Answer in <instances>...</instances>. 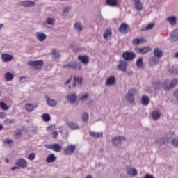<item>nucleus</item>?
<instances>
[{
  "label": "nucleus",
  "instance_id": "c03bdc74",
  "mask_svg": "<svg viewBox=\"0 0 178 178\" xmlns=\"http://www.w3.org/2000/svg\"><path fill=\"white\" fill-rule=\"evenodd\" d=\"M51 54L54 56L55 58H58L60 57L59 54L56 49H53Z\"/></svg>",
  "mask_w": 178,
  "mask_h": 178
},
{
  "label": "nucleus",
  "instance_id": "6e6d98bb",
  "mask_svg": "<svg viewBox=\"0 0 178 178\" xmlns=\"http://www.w3.org/2000/svg\"><path fill=\"white\" fill-rule=\"evenodd\" d=\"M52 134H53V138H56V137L58 136V131H54V132L52 133Z\"/></svg>",
  "mask_w": 178,
  "mask_h": 178
},
{
  "label": "nucleus",
  "instance_id": "2f4dec72",
  "mask_svg": "<svg viewBox=\"0 0 178 178\" xmlns=\"http://www.w3.org/2000/svg\"><path fill=\"white\" fill-rule=\"evenodd\" d=\"M161 117V114L159 111H154L152 112V118L154 120H159Z\"/></svg>",
  "mask_w": 178,
  "mask_h": 178
},
{
  "label": "nucleus",
  "instance_id": "4468645a",
  "mask_svg": "<svg viewBox=\"0 0 178 178\" xmlns=\"http://www.w3.org/2000/svg\"><path fill=\"white\" fill-rule=\"evenodd\" d=\"M134 2V6L136 10L141 11L143 9V5L140 0H131Z\"/></svg>",
  "mask_w": 178,
  "mask_h": 178
},
{
  "label": "nucleus",
  "instance_id": "dca6fc26",
  "mask_svg": "<svg viewBox=\"0 0 178 178\" xmlns=\"http://www.w3.org/2000/svg\"><path fill=\"white\" fill-rule=\"evenodd\" d=\"M113 145H118L120 144L121 143H122V141H126V138L123 137V136H118V137H115L114 138L113 140Z\"/></svg>",
  "mask_w": 178,
  "mask_h": 178
},
{
  "label": "nucleus",
  "instance_id": "8fccbe9b",
  "mask_svg": "<svg viewBox=\"0 0 178 178\" xmlns=\"http://www.w3.org/2000/svg\"><path fill=\"white\" fill-rule=\"evenodd\" d=\"M88 98V94H84L82 95L81 97H80V99L81 102H83L84 100H86Z\"/></svg>",
  "mask_w": 178,
  "mask_h": 178
},
{
  "label": "nucleus",
  "instance_id": "ea45409f",
  "mask_svg": "<svg viewBox=\"0 0 178 178\" xmlns=\"http://www.w3.org/2000/svg\"><path fill=\"white\" fill-rule=\"evenodd\" d=\"M154 24H149L148 25H147L146 27L142 29V31H149L150 29H152L154 27Z\"/></svg>",
  "mask_w": 178,
  "mask_h": 178
},
{
  "label": "nucleus",
  "instance_id": "9b49d317",
  "mask_svg": "<svg viewBox=\"0 0 178 178\" xmlns=\"http://www.w3.org/2000/svg\"><path fill=\"white\" fill-rule=\"evenodd\" d=\"M78 60L81 62L83 65H88L90 63V58L88 56L79 55L78 56Z\"/></svg>",
  "mask_w": 178,
  "mask_h": 178
},
{
  "label": "nucleus",
  "instance_id": "37998d69",
  "mask_svg": "<svg viewBox=\"0 0 178 178\" xmlns=\"http://www.w3.org/2000/svg\"><path fill=\"white\" fill-rule=\"evenodd\" d=\"M89 119L88 114L87 113H84L82 115L83 122H88Z\"/></svg>",
  "mask_w": 178,
  "mask_h": 178
},
{
  "label": "nucleus",
  "instance_id": "5fc2aeb1",
  "mask_svg": "<svg viewBox=\"0 0 178 178\" xmlns=\"http://www.w3.org/2000/svg\"><path fill=\"white\" fill-rule=\"evenodd\" d=\"M4 143L13 144V142L12 140H10V139H6V140H4Z\"/></svg>",
  "mask_w": 178,
  "mask_h": 178
},
{
  "label": "nucleus",
  "instance_id": "de8ad7c7",
  "mask_svg": "<svg viewBox=\"0 0 178 178\" xmlns=\"http://www.w3.org/2000/svg\"><path fill=\"white\" fill-rule=\"evenodd\" d=\"M74 28L79 31H82V26L80 24V23H76L74 24Z\"/></svg>",
  "mask_w": 178,
  "mask_h": 178
},
{
  "label": "nucleus",
  "instance_id": "a211bd4d",
  "mask_svg": "<svg viewBox=\"0 0 178 178\" xmlns=\"http://www.w3.org/2000/svg\"><path fill=\"white\" fill-rule=\"evenodd\" d=\"M21 5L24 7H31L35 6V2L31 1V0H26L25 1H22Z\"/></svg>",
  "mask_w": 178,
  "mask_h": 178
},
{
  "label": "nucleus",
  "instance_id": "4d7b16f0",
  "mask_svg": "<svg viewBox=\"0 0 178 178\" xmlns=\"http://www.w3.org/2000/svg\"><path fill=\"white\" fill-rule=\"evenodd\" d=\"M174 97L177 99V100L178 101V89L176 90L174 92Z\"/></svg>",
  "mask_w": 178,
  "mask_h": 178
},
{
  "label": "nucleus",
  "instance_id": "393cba45",
  "mask_svg": "<svg viewBox=\"0 0 178 178\" xmlns=\"http://www.w3.org/2000/svg\"><path fill=\"white\" fill-rule=\"evenodd\" d=\"M154 54L157 58H161V57L163 56V51L158 48L154 49Z\"/></svg>",
  "mask_w": 178,
  "mask_h": 178
},
{
  "label": "nucleus",
  "instance_id": "473e14b6",
  "mask_svg": "<svg viewBox=\"0 0 178 178\" xmlns=\"http://www.w3.org/2000/svg\"><path fill=\"white\" fill-rule=\"evenodd\" d=\"M89 135H90L92 137L95 138H98L102 137L103 136L102 133H96L93 131L89 132Z\"/></svg>",
  "mask_w": 178,
  "mask_h": 178
},
{
  "label": "nucleus",
  "instance_id": "3c124183",
  "mask_svg": "<svg viewBox=\"0 0 178 178\" xmlns=\"http://www.w3.org/2000/svg\"><path fill=\"white\" fill-rule=\"evenodd\" d=\"M47 24L51 25V26L54 25V19H50V18L47 19Z\"/></svg>",
  "mask_w": 178,
  "mask_h": 178
},
{
  "label": "nucleus",
  "instance_id": "13d9d810",
  "mask_svg": "<svg viewBox=\"0 0 178 178\" xmlns=\"http://www.w3.org/2000/svg\"><path fill=\"white\" fill-rule=\"evenodd\" d=\"M144 178H154V176L153 175H150L149 174H147Z\"/></svg>",
  "mask_w": 178,
  "mask_h": 178
},
{
  "label": "nucleus",
  "instance_id": "f704fd0d",
  "mask_svg": "<svg viewBox=\"0 0 178 178\" xmlns=\"http://www.w3.org/2000/svg\"><path fill=\"white\" fill-rule=\"evenodd\" d=\"M67 99H68V101L70 102H75L76 101L77 97L76 95H70L67 96Z\"/></svg>",
  "mask_w": 178,
  "mask_h": 178
},
{
  "label": "nucleus",
  "instance_id": "1a4fd4ad",
  "mask_svg": "<svg viewBox=\"0 0 178 178\" xmlns=\"http://www.w3.org/2000/svg\"><path fill=\"white\" fill-rule=\"evenodd\" d=\"M122 57L126 60H132L135 58V54L134 52L125 51L123 53Z\"/></svg>",
  "mask_w": 178,
  "mask_h": 178
},
{
  "label": "nucleus",
  "instance_id": "0e129e2a",
  "mask_svg": "<svg viewBox=\"0 0 178 178\" xmlns=\"http://www.w3.org/2000/svg\"><path fill=\"white\" fill-rule=\"evenodd\" d=\"M175 57L178 58V52L175 53Z\"/></svg>",
  "mask_w": 178,
  "mask_h": 178
},
{
  "label": "nucleus",
  "instance_id": "c85d7f7f",
  "mask_svg": "<svg viewBox=\"0 0 178 178\" xmlns=\"http://www.w3.org/2000/svg\"><path fill=\"white\" fill-rule=\"evenodd\" d=\"M4 78L7 81H11L14 79V74L10 72H7L4 74Z\"/></svg>",
  "mask_w": 178,
  "mask_h": 178
},
{
  "label": "nucleus",
  "instance_id": "2eb2a0df",
  "mask_svg": "<svg viewBox=\"0 0 178 178\" xmlns=\"http://www.w3.org/2000/svg\"><path fill=\"white\" fill-rule=\"evenodd\" d=\"M146 42H147V40H145L144 38H135L133 40V45L137 46V45L143 44Z\"/></svg>",
  "mask_w": 178,
  "mask_h": 178
},
{
  "label": "nucleus",
  "instance_id": "f03ea898",
  "mask_svg": "<svg viewBox=\"0 0 178 178\" xmlns=\"http://www.w3.org/2000/svg\"><path fill=\"white\" fill-rule=\"evenodd\" d=\"M28 65L32 66V67L36 70H40L44 65L43 60H31L28 63Z\"/></svg>",
  "mask_w": 178,
  "mask_h": 178
},
{
  "label": "nucleus",
  "instance_id": "cd10ccee",
  "mask_svg": "<svg viewBox=\"0 0 178 178\" xmlns=\"http://www.w3.org/2000/svg\"><path fill=\"white\" fill-rule=\"evenodd\" d=\"M106 4L108 6H117L118 1V0H106Z\"/></svg>",
  "mask_w": 178,
  "mask_h": 178
},
{
  "label": "nucleus",
  "instance_id": "7ed1b4c3",
  "mask_svg": "<svg viewBox=\"0 0 178 178\" xmlns=\"http://www.w3.org/2000/svg\"><path fill=\"white\" fill-rule=\"evenodd\" d=\"M63 67L81 70L82 69V65L81 63H78L76 61H74V62H71L68 64L64 65Z\"/></svg>",
  "mask_w": 178,
  "mask_h": 178
},
{
  "label": "nucleus",
  "instance_id": "423d86ee",
  "mask_svg": "<svg viewBox=\"0 0 178 178\" xmlns=\"http://www.w3.org/2000/svg\"><path fill=\"white\" fill-rule=\"evenodd\" d=\"M135 51L137 54H140V55H145L147 54L149 51L152 50V49L149 47H146L143 48H136Z\"/></svg>",
  "mask_w": 178,
  "mask_h": 178
},
{
  "label": "nucleus",
  "instance_id": "5701e85b",
  "mask_svg": "<svg viewBox=\"0 0 178 178\" xmlns=\"http://www.w3.org/2000/svg\"><path fill=\"white\" fill-rule=\"evenodd\" d=\"M112 35V31L111 29H107L106 31L104 32L103 37L105 40H108V38L111 37Z\"/></svg>",
  "mask_w": 178,
  "mask_h": 178
},
{
  "label": "nucleus",
  "instance_id": "4be33fe9",
  "mask_svg": "<svg viewBox=\"0 0 178 178\" xmlns=\"http://www.w3.org/2000/svg\"><path fill=\"white\" fill-rule=\"evenodd\" d=\"M36 38L40 42H44L47 38V35L44 33L38 32L36 33Z\"/></svg>",
  "mask_w": 178,
  "mask_h": 178
},
{
  "label": "nucleus",
  "instance_id": "4c0bfd02",
  "mask_svg": "<svg viewBox=\"0 0 178 178\" xmlns=\"http://www.w3.org/2000/svg\"><path fill=\"white\" fill-rule=\"evenodd\" d=\"M22 135V131L20 129H17V131H15L14 138L15 139H19Z\"/></svg>",
  "mask_w": 178,
  "mask_h": 178
},
{
  "label": "nucleus",
  "instance_id": "ddd939ff",
  "mask_svg": "<svg viewBox=\"0 0 178 178\" xmlns=\"http://www.w3.org/2000/svg\"><path fill=\"white\" fill-rule=\"evenodd\" d=\"M14 56L8 54H2L1 59L3 63H8L13 60Z\"/></svg>",
  "mask_w": 178,
  "mask_h": 178
},
{
  "label": "nucleus",
  "instance_id": "f8f14e48",
  "mask_svg": "<svg viewBox=\"0 0 178 178\" xmlns=\"http://www.w3.org/2000/svg\"><path fill=\"white\" fill-rule=\"evenodd\" d=\"M129 28V26L127 24L123 23V24H122L121 26H120V27L118 29V31L123 34H127Z\"/></svg>",
  "mask_w": 178,
  "mask_h": 178
},
{
  "label": "nucleus",
  "instance_id": "c9c22d12",
  "mask_svg": "<svg viewBox=\"0 0 178 178\" xmlns=\"http://www.w3.org/2000/svg\"><path fill=\"white\" fill-rule=\"evenodd\" d=\"M68 127H70L72 130L79 129V126L74 122H68Z\"/></svg>",
  "mask_w": 178,
  "mask_h": 178
},
{
  "label": "nucleus",
  "instance_id": "a18cd8bd",
  "mask_svg": "<svg viewBox=\"0 0 178 178\" xmlns=\"http://www.w3.org/2000/svg\"><path fill=\"white\" fill-rule=\"evenodd\" d=\"M36 154L35 153H31L29 154L28 159L29 161H34L35 159Z\"/></svg>",
  "mask_w": 178,
  "mask_h": 178
},
{
  "label": "nucleus",
  "instance_id": "20e7f679",
  "mask_svg": "<svg viewBox=\"0 0 178 178\" xmlns=\"http://www.w3.org/2000/svg\"><path fill=\"white\" fill-rule=\"evenodd\" d=\"M45 147L47 149L53 150L55 152H60V151H62V146L58 143L47 145H45Z\"/></svg>",
  "mask_w": 178,
  "mask_h": 178
},
{
  "label": "nucleus",
  "instance_id": "e433bc0d",
  "mask_svg": "<svg viewBox=\"0 0 178 178\" xmlns=\"http://www.w3.org/2000/svg\"><path fill=\"white\" fill-rule=\"evenodd\" d=\"M136 65L138 68H143V58H138V60L136 61Z\"/></svg>",
  "mask_w": 178,
  "mask_h": 178
},
{
  "label": "nucleus",
  "instance_id": "79ce46f5",
  "mask_svg": "<svg viewBox=\"0 0 178 178\" xmlns=\"http://www.w3.org/2000/svg\"><path fill=\"white\" fill-rule=\"evenodd\" d=\"M168 139L167 138H161L157 140V143L160 144V145H164L165 143H167Z\"/></svg>",
  "mask_w": 178,
  "mask_h": 178
},
{
  "label": "nucleus",
  "instance_id": "6ab92c4d",
  "mask_svg": "<svg viewBox=\"0 0 178 178\" xmlns=\"http://www.w3.org/2000/svg\"><path fill=\"white\" fill-rule=\"evenodd\" d=\"M37 108H38V105H33V104H25V110L28 112H33Z\"/></svg>",
  "mask_w": 178,
  "mask_h": 178
},
{
  "label": "nucleus",
  "instance_id": "a19ab883",
  "mask_svg": "<svg viewBox=\"0 0 178 178\" xmlns=\"http://www.w3.org/2000/svg\"><path fill=\"white\" fill-rule=\"evenodd\" d=\"M77 84H81L82 83V78H76L74 77V83L73 84V87H75Z\"/></svg>",
  "mask_w": 178,
  "mask_h": 178
},
{
  "label": "nucleus",
  "instance_id": "aec40b11",
  "mask_svg": "<svg viewBox=\"0 0 178 178\" xmlns=\"http://www.w3.org/2000/svg\"><path fill=\"white\" fill-rule=\"evenodd\" d=\"M127 174L133 177H135L136 175H138V171L134 168L127 167Z\"/></svg>",
  "mask_w": 178,
  "mask_h": 178
},
{
  "label": "nucleus",
  "instance_id": "052dcab7",
  "mask_svg": "<svg viewBox=\"0 0 178 178\" xmlns=\"http://www.w3.org/2000/svg\"><path fill=\"white\" fill-rule=\"evenodd\" d=\"M17 169H19V167H18V166H17V167L13 166V167L11 168V170H17Z\"/></svg>",
  "mask_w": 178,
  "mask_h": 178
},
{
  "label": "nucleus",
  "instance_id": "f3484780",
  "mask_svg": "<svg viewBox=\"0 0 178 178\" xmlns=\"http://www.w3.org/2000/svg\"><path fill=\"white\" fill-rule=\"evenodd\" d=\"M170 38V40H172L173 42L178 40V29H175V31L171 32Z\"/></svg>",
  "mask_w": 178,
  "mask_h": 178
},
{
  "label": "nucleus",
  "instance_id": "39448f33",
  "mask_svg": "<svg viewBox=\"0 0 178 178\" xmlns=\"http://www.w3.org/2000/svg\"><path fill=\"white\" fill-rule=\"evenodd\" d=\"M137 92V90L135 89H131L128 90V93L125 97L126 100L130 104L134 102V95Z\"/></svg>",
  "mask_w": 178,
  "mask_h": 178
},
{
  "label": "nucleus",
  "instance_id": "7c9ffc66",
  "mask_svg": "<svg viewBox=\"0 0 178 178\" xmlns=\"http://www.w3.org/2000/svg\"><path fill=\"white\" fill-rule=\"evenodd\" d=\"M140 101L143 105L147 106L149 104V97L147 96H143Z\"/></svg>",
  "mask_w": 178,
  "mask_h": 178
},
{
  "label": "nucleus",
  "instance_id": "e2e57ef3",
  "mask_svg": "<svg viewBox=\"0 0 178 178\" xmlns=\"http://www.w3.org/2000/svg\"><path fill=\"white\" fill-rule=\"evenodd\" d=\"M5 162L8 163H9L8 159H5Z\"/></svg>",
  "mask_w": 178,
  "mask_h": 178
},
{
  "label": "nucleus",
  "instance_id": "58836bf2",
  "mask_svg": "<svg viewBox=\"0 0 178 178\" xmlns=\"http://www.w3.org/2000/svg\"><path fill=\"white\" fill-rule=\"evenodd\" d=\"M42 120H43L44 122H49L50 120H51V117H50V115H49L48 113H44V114L42 115Z\"/></svg>",
  "mask_w": 178,
  "mask_h": 178
},
{
  "label": "nucleus",
  "instance_id": "a878e982",
  "mask_svg": "<svg viewBox=\"0 0 178 178\" xmlns=\"http://www.w3.org/2000/svg\"><path fill=\"white\" fill-rule=\"evenodd\" d=\"M114 84H116V80L115 79V78L113 76L110 77V78L106 79V85L112 86V85H114Z\"/></svg>",
  "mask_w": 178,
  "mask_h": 178
},
{
  "label": "nucleus",
  "instance_id": "72a5a7b5",
  "mask_svg": "<svg viewBox=\"0 0 178 178\" xmlns=\"http://www.w3.org/2000/svg\"><path fill=\"white\" fill-rule=\"evenodd\" d=\"M12 104H10V105H6L3 102H1V108L3 111H8L10 108Z\"/></svg>",
  "mask_w": 178,
  "mask_h": 178
},
{
  "label": "nucleus",
  "instance_id": "338daca9",
  "mask_svg": "<svg viewBox=\"0 0 178 178\" xmlns=\"http://www.w3.org/2000/svg\"><path fill=\"white\" fill-rule=\"evenodd\" d=\"M24 77V76H22L20 77L19 80L22 81Z\"/></svg>",
  "mask_w": 178,
  "mask_h": 178
},
{
  "label": "nucleus",
  "instance_id": "69168bd1",
  "mask_svg": "<svg viewBox=\"0 0 178 178\" xmlns=\"http://www.w3.org/2000/svg\"><path fill=\"white\" fill-rule=\"evenodd\" d=\"M86 178H92L91 175H88Z\"/></svg>",
  "mask_w": 178,
  "mask_h": 178
},
{
  "label": "nucleus",
  "instance_id": "603ef678",
  "mask_svg": "<svg viewBox=\"0 0 178 178\" xmlns=\"http://www.w3.org/2000/svg\"><path fill=\"white\" fill-rule=\"evenodd\" d=\"M70 10V8H65V9L63 10V16H67V13H68Z\"/></svg>",
  "mask_w": 178,
  "mask_h": 178
},
{
  "label": "nucleus",
  "instance_id": "864d4df0",
  "mask_svg": "<svg viewBox=\"0 0 178 178\" xmlns=\"http://www.w3.org/2000/svg\"><path fill=\"white\" fill-rule=\"evenodd\" d=\"M172 144L174 145L175 147H178V140L174 139L172 140Z\"/></svg>",
  "mask_w": 178,
  "mask_h": 178
},
{
  "label": "nucleus",
  "instance_id": "49530a36",
  "mask_svg": "<svg viewBox=\"0 0 178 178\" xmlns=\"http://www.w3.org/2000/svg\"><path fill=\"white\" fill-rule=\"evenodd\" d=\"M16 123L15 120L7 119L4 121V124L8 125V124Z\"/></svg>",
  "mask_w": 178,
  "mask_h": 178
},
{
  "label": "nucleus",
  "instance_id": "b1692460",
  "mask_svg": "<svg viewBox=\"0 0 178 178\" xmlns=\"http://www.w3.org/2000/svg\"><path fill=\"white\" fill-rule=\"evenodd\" d=\"M56 157L55 154H51L49 156H47V158H46V162L47 163H54L56 162Z\"/></svg>",
  "mask_w": 178,
  "mask_h": 178
},
{
  "label": "nucleus",
  "instance_id": "09e8293b",
  "mask_svg": "<svg viewBox=\"0 0 178 178\" xmlns=\"http://www.w3.org/2000/svg\"><path fill=\"white\" fill-rule=\"evenodd\" d=\"M160 86H161V83H160V81H157V82H156V83H154L153 84V87H154V88L155 90L159 89Z\"/></svg>",
  "mask_w": 178,
  "mask_h": 178
},
{
  "label": "nucleus",
  "instance_id": "bb28decb",
  "mask_svg": "<svg viewBox=\"0 0 178 178\" xmlns=\"http://www.w3.org/2000/svg\"><path fill=\"white\" fill-rule=\"evenodd\" d=\"M166 21L168 22L171 26H175L177 24L176 17L174 16L168 17Z\"/></svg>",
  "mask_w": 178,
  "mask_h": 178
},
{
  "label": "nucleus",
  "instance_id": "6e6552de",
  "mask_svg": "<svg viewBox=\"0 0 178 178\" xmlns=\"http://www.w3.org/2000/svg\"><path fill=\"white\" fill-rule=\"evenodd\" d=\"M75 150H76V146L71 145H68V147H65L63 149V152H64L65 155H70L73 152H74Z\"/></svg>",
  "mask_w": 178,
  "mask_h": 178
},
{
  "label": "nucleus",
  "instance_id": "412c9836",
  "mask_svg": "<svg viewBox=\"0 0 178 178\" xmlns=\"http://www.w3.org/2000/svg\"><path fill=\"white\" fill-rule=\"evenodd\" d=\"M46 102H47V105L51 107H55L57 105L56 100L50 99L48 96L45 97Z\"/></svg>",
  "mask_w": 178,
  "mask_h": 178
},
{
  "label": "nucleus",
  "instance_id": "bf43d9fd",
  "mask_svg": "<svg viewBox=\"0 0 178 178\" xmlns=\"http://www.w3.org/2000/svg\"><path fill=\"white\" fill-rule=\"evenodd\" d=\"M6 116V113H3V112L1 113V118H4Z\"/></svg>",
  "mask_w": 178,
  "mask_h": 178
},
{
  "label": "nucleus",
  "instance_id": "9d476101",
  "mask_svg": "<svg viewBox=\"0 0 178 178\" xmlns=\"http://www.w3.org/2000/svg\"><path fill=\"white\" fill-rule=\"evenodd\" d=\"M15 165L19 168H25L27 167V161L24 159H19L15 162Z\"/></svg>",
  "mask_w": 178,
  "mask_h": 178
},
{
  "label": "nucleus",
  "instance_id": "f257e3e1",
  "mask_svg": "<svg viewBox=\"0 0 178 178\" xmlns=\"http://www.w3.org/2000/svg\"><path fill=\"white\" fill-rule=\"evenodd\" d=\"M178 84V79H174L172 81L165 80L161 86L165 90H170Z\"/></svg>",
  "mask_w": 178,
  "mask_h": 178
},
{
  "label": "nucleus",
  "instance_id": "0eeeda50",
  "mask_svg": "<svg viewBox=\"0 0 178 178\" xmlns=\"http://www.w3.org/2000/svg\"><path fill=\"white\" fill-rule=\"evenodd\" d=\"M127 66H128L127 61L120 60L119 64L117 66V68L118 69L119 71H122L123 72H126Z\"/></svg>",
  "mask_w": 178,
  "mask_h": 178
},
{
  "label": "nucleus",
  "instance_id": "774afa93",
  "mask_svg": "<svg viewBox=\"0 0 178 178\" xmlns=\"http://www.w3.org/2000/svg\"><path fill=\"white\" fill-rule=\"evenodd\" d=\"M3 126L1 125V129H3Z\"/></svg>",
  "mask_w": 178,
  "mask_h": 178
},
{
  "label": "nucleus",
  "instance_id": "c756f323",
  "mask_svg": "<svg viewBox=\"0 0 178 178\" xmlns=\"http://www.w3.org/2000/svg\"><path fill=\"white\" fill-rule=\"evenodd\" d=\"M159 58H156L153 57V58H150L149 60V64L152 66H153L154 65H157V64H159Z\"/></svg>",
  "mask_w": 178,
  "mask_h": 178
},
{
  "label": "nucleus",
  "instance_id": "680f3d73",
  "mask_svg": "<svg viewBox=\"0 0 178 178\" xmlns=\"http://www.w3.org/2000/svg\"><path fill=\"white\" fill-rule=\"evenodd\" d=\"M71 81V79L67 80V81H65V84H69Z\"/></svg>",
  "mask_w": 178,
  "mask_h": 178
}]
</instances>
